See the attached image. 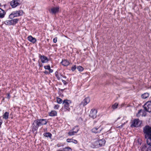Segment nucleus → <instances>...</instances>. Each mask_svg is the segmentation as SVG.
I'll use <instances>...</instances> for the list:
<instances>
[{
    "mask_svg": "<svg viewBox=\"0 0 151 151\" xmlns=\"http://www.w3.org/2000/svg\"><path fill=\"white\" fill-rule=\"evenodd\" d=\"M71 103L70 101L68 100H65L63 102V104H64V107L66 110L69 111L70 108L69 107V104Z\"/></svg>",
    "mask_w": 151,
    "mask_h": 151,
    "instance_id": "nucleus-4",
    "label": "nucleus"
},
{
    "mask_svg": "<svg viewBox=\"0 0 151 151\" xmlns=\"http://www.w3.org/2000/svg\"><path fill=\"white\" fill-rule=\"evenodd\" d=\"M77 68V67H76V65H74L72 67L71 70L73 71L76 69V68Z\"/></svg>",
    "mask_w": 151,
    "mask_h": 151,
    "instance_id": "nucleus-32",
    "label": "nucleus"
},
{
    "mask_svg": "<svg viewBox=\"0 0 151 151\" xmlns=\"http://www.w3.org/2000/svg\"><path fill=\"white\" fill-rule=\"evenodd\" d=\"M44 68L45 69L49 70L50 73H52L53 72V70L51 69L50 66L49 65L44 66Z\"/></svg>",
    "mask_w": 151,
    "mask_h": 151,
    "instance_id": "nucleus-19",
    "label": "nucleus"
},
{
    "mask_svg": "<svg viewBox=\"0 0 151 151\" xmlns=\"http://www.w3.org/2000/svg\"><path fill=\"white\" fill-rule=\"evenodd\" d=\"M6 14V13L5 11L0 8V18H4Z\"/></svg>",
    "mask_w": 151,
    "mask_h": 151,
    "instance_id": "nucleus-18",
    "label": "nucleus"
},
{
    "mask_svg": "<svg viewBox=\"0 0 151 151\" xmlns=\"http://www.w3.org/2000/svg\"><path fill=\"white\" fill-rule=\"evenodd\" d=\"M77 68L79 71L80 72L83 71V68L82 67L80 66H78Z\"/></svg>",
    "mask_w": 151,
    "mask_h": 151,
    "instance_id": "nucleus-29",
    "label": "nucleus"
},
{
    "mask_svg": "<svg viewBox=\"0 0 151 151\" xmlns=\"http://www.w3.org/2000/svg\"><path fill=\"white\" fill-rule=\"evenodd\" d=\"M23 12L22 10L16 11L13 12L12 13L9 15V17L10 18H13L14 17H17L21 16L22 15Z\"/></svg>",
    "mask_w": 151,
    "mask_h": 151,
    "instance_id": "nucleus-2",
    "label": "nucleus"
},
{
    "mask_svg": "<svg viewBox=\"0 0 151 151\" xmlns=\"http://www.w3.org/2000/svg\"><path fill=\"white\" fill-rule=\"evenodd\" d=\"M39 126H38V124L37 123H35V121H34L32 124V131L33 132L36 131L38 129Z\"/></svg>",
    "mask_w": 151,
    "mask_h": 151,
    "instance_id": "nucleus-15",
    "label": "nucleus"
},
{
    "mask_svg": "<svg viewBox=\"0 0 151 151\" xmlns=\"http://www.w3.org/2000/svg\"><path fill=\"white\" fill-rule=\"evenodd\" d=\"M106 141L104 139H102L98 140H96L94 141V145L96 147H98L104 145Z\"/></svg>",
    "mask_w": 151,
    "mask_h": 151,
    "instance_id": "nucleus-3",
    "label": "nucleus"
},
{
    "mask_svg": "<svg viewBox=\"0 0 151 151\" xmlns=\"http://www.w3.org/2000/svg\"><path fill=\"white\" fill-rule=\"evenodd\" d=\"M27 39L28 41L33 43H35L37 41V40L35 38L33 37L31 35L29 36L28 37Z\"/></svg>",
    "mask_w": 151,
    "mask_h": 151,
    "instance_id": "nucleus-16",
    "label": "nucleus"
},
{
    "mask_svg": "<svg viewBox=\"0 0 151 151\" xmlns=\"http://www.w3.org/2000/svg\"><path fill=\"white\" fill-rule=\"evenodd\" d=\"M90 101V99L89 98L87 97L84 99L82 102V104L84 106L88 104Z\"/></svg>",
    "mask_w": 151,
    "mask_h": 151,
    "instance_id": "nucleus-14",
    "label": "nucleus"
},
{
    "mask_svg": "<svg viewBox=\"0 0 151 151\" xmlns=\"http://www.w3.org/2000/svg\"><path fill=\"white\" fill-rule=\"evenodd\" d=\"M62 82L63 83L65 84L66 85V81L64 80H62Z\"/></svg>",
    "mask_w": 151,
    "mask_h": 151,
    "instance_id": "nucleus-37",
    "label": "nucleus"
},
{
    "mask_svg": "<svg viewBox=\"0 0 151 151\" xmlns=\"http://www.w3.org/2000/svg\"><path fill=\"white\" fill-rule=\"evenodd\" d=\"M63 151H72V149L69 147H65L63 149Z\"/></svg>",
    "mask_w": 151,
    "mask_h": 151,
    "instance_id": "nucleus-26",
    "label": "nucleus"
},
{
    "mask_svg": "<svg viewBox=\"0 0 151 151\" xmlns=\"http://www.w3.org/2000/svg\"><path fill=\"white\" fill-rule=\"evenodd\" d=\"M141 124V122L138 119H134L132 122L131 127H138Z\"/></svg>",
    "mask_w": 151,
    "mask_h": 151,
    "instance_id": "nucleus-7",
    "label": "nucleus"
},
{
    "mask_svg": "<svg viewBox=\"0 0 151 151\" xmlns=\"http://www.w3.org/2000/svg\"><path fill=\"white\" fill-rule=\"evenodd\" d=\"M97 113V111L96 109H92L91 110L89 116H90L94 119L96 118V113Z\"/></svg>",
    "mask_w": 151,
    "mask_h": 151,
    "instance_id": "nucleus-9",
    "label": "nucleus"
},
{
    "mask_svg": "<svg viewBox=\"0 0 151 151\" xmlns=\"http://www.w3.org/2000/svg\"><path fill=\"white\" fill-rule=\"evenodd\" d=\"M1 6V4H0V6Z\"/></svg>",
    "mask_w": 151,
    "mask_h": 151,
    "instance_id": "nucleus-42",
    "label": "nucleus"
},
{
    "mask_svg": "<svg viewBox=\"0 0 151 151\" xmlns=\"http://www.w3.org/2000/svg\"><path fill=\"white\" fill-rule=\"evenodd\" d=\"M55 75L56 77L57 78V79L58 80H59L60 79V77L59 75L58 74V72L57 71H56L55 73Z\"/></svg>",
    "mask_w": 151,
    "mask_h": 151,
    "instance_id": "nucleus-31",
    "label": "nucleus"
},
{
    "mask_svg": "<svg viewBox=\"0 0 151 151\" xmlns=\"http://www.w3.org/2000/svg\"><path fill=\"white\" fill-rule=\"evenodd\" d=\"M57 112L55 111H52L49 114L50 116H54L57 115Z\"/></svg>",
    "mask_w": 151,
    "mask_h": 151,
    "instance_id": "nucleus-25",
    "label": "nucleus"
},
{
    "mask_svg": "<svg viewBox=\"0 0 151 151\" xmlns=\"http://www.w3.org/2000/svg\"><path fill=\"white\" fill-rule=\"evenodd\" d=\"M149 94L147 93H145L143 94H142L141 96L142 98L143 99H145L146 98H147L149 97Z\"/></svg>",
    "mask_w": 151,
    "mask_h": 151,
    "instance_id": "nucleus-23",
    "label": "nucleus"
},
{
    "mask_svg": "<svg viewBox=\"0 0 151 151\" xmlns=\"http://www.w3.org/2000/svg\"><path fill=\"white\" fill-rule=\"evenodd\" d=\"M59 9L58 7H53L51 8L50 12L52 14H55L58 12Z\"/></svg>",
    "mask_w": 151,
    "mask_h": 151,
    "instance_id": "nucleus-11",
    "label": "nucleus"
},
{
    "mask_svg": "<svg viewBox=\"0 0 151 151\" xmlns=\"http://www.w3.org/2000/svg\"><path fill=\"white\" fill-rule=\"evenodd\" d=\"M57 41V38L55 37L53 39V42L54 43H55Z\"/></svg>",
    "mask_w": 151,
    "mask_h": 151,
    "instance_id": "nucleus-36",
    "label": "nucleus"
},
{
    "mask_svg": "<svg viewBox=\"0 0 151 151\" xmlns=\"http://www.w3.org/2000/svg\"><path fill=\"white\" fill-rule=\"evenodd\" d=\"M142 109H140V110H139L137 114V117H139L140 115V114L141 112H142Z\"/></svg>",
    "mask_w": 151,
    "mask_h": 151,
    "instance_id": "nucleus-34",
    "label": "nucleus"
},
{
    "mask_svg": "<svg viewBox=\"0 0 151 151\" xmlns=\"http://www.w3.org/2000/svg\"><path fill=\"white\" fill-rule=\"evenodd\" d=\"M76 129H75V130L74 131H76Z\"/></svg>",
    "mask_w": 151,
    "mask_h": 151,
    "instance_id": "nucleus-41",
    "label": "nucleus"
},
{
    "mask_svg": "<svg viewBox=\"0 0 151 151\" xmlns=\"http://www.w3.org/2000/svg\"><path fill=\"white\" fill-rule=\"evenodd\" d=\"M10 4L12 8H15L19 5V1L17 0H13L11 2Z\"/></svg>",
    "mask_w": 151,
    "mask_h": 151,
    "instance_id": "nucleus-10",
    "label": "nucleus"
},
{
    "mask_svg": "<svg viewBox=\"0 0 151 151\" xmlns=\"http://www.w3.org/2000/svg\"><path fill=\"white\" fill-rule=\"evenodd\" d=\"M47 122V120L45 119H37L35 121V123H37L39 127L41 125L46 124Z\"/></svg>",
    "mask_w": 151,
    "mask_h": 151,
    "instance_id": "nucleus-6",
    "label": "nucleus"
},
{
    "mask_svg": "<svg viewBox=\"0 0 151 151\" xmlns=\"http://www.w3.org/2000/svg\"><path fill=\"white\" fill-rule=\"evenodd\" d=\"M66 141L68 142H72L75 144H77L78 142L75 139H67Z\"/></svg>",
    "mask_w": 151,
    "mask_h": 151,
    "instance_id": "nucleus-20",
    "label": "nucleus"
},
{
    "mask_svg": "<svg viewBox=\"0 0 151 151\" xmlns=\"http://www.w3.org/2000/svg\"><path fill=\"white\" fill-rule=\"evenodd\" d=\"M12 20L13 25H14L17 22L18 19H12Z\"/></svg>",
    "mask_w": 151,
    "mask_h": 151,
    "instance_id": "nucleus-28",
    "label": "nucleus"
},
{
    "mask_svg": "<svg viewBox=\"0 0 151 151\" xmlns=\"http://www.w3.org/2000/svg\"><path fill=\"white\" fill-rule=\"evenodd\" d=\"M65 77V78H66V77L65 76V77Z\"/></svg>",
    "mask_w": 151,
    "mask_h": 151,
    "instance_id": "nucleus-43",
    "label": "nucleus"
},
{
    "mask_svg": "<svg viewBox=\"0 0 151 151\" xmlns=\"http://www.w3.org/2000/svg\"><path fill=\"white\" fill-rule=\"evenodd\" d=\"M44 72L45 74H48L49 73H49V72H48V71H46V70Z\"/></svg>",
    "mask_w": 151,
    "mask_h": 151,
    "instance_id": "nucleus-38",
    "label": "nucleus"
},
{
    "mask_svg": "<svg viewBox=\"0 0 151 151\" xmlns=\"http://www.w3.org/2000/svg\"><path fill=\"white\" fill-rule=\"evenodd\" d=\"M118 104L117 103H115L112 106V108L113 109H115L117 108Z\"/></svg>",
    "mask_w": 151,
    "mask_h": 151,
    "instance_id": "nucleus-27",
    "label": "nucleus"
},
{
    "mask_svg": "<svg viewBox=\"0 0 151 151\" xmlns=\"http://www.w3.org/2000/svg\"><path fill=\"white\" fill-rule=\"evenodd\" d=\"M57 102L58 104H61L62 102V100L58 98H57Z\"/></svg>",
    "mask_w": 151,
    "mask_h": 151,
    "instance_id": "nucleus-30",
    "label": "nucleus"
},
{
    "mask_svg": "<svg viewBox=\"0 0 151 151\" xmlns=\"http://www.w3.org/2000/svg\"><path fill=\"white\" fill-rule=\"evenodd\" d=\"M40 58L41 62L43 63H47L48 62L49 60L48 58L44 55H40Z\"/></svg>",
    "mask_w": 151,
    "mask_h": 151,
    "instance_id": "nucleus-12",
    "label": "nucleus"
},
{
    "mask_svg": "<svg viewBox=\"0 0 151 151\" xmlns=\"http://www.w3.org/2000/svg\"><path fill=\"white\" fill-rule=\"evenodd\" d=\"M7 97L8 99H9L10 98V95H9V94H8L7 95Z\"/></svg>",
    "mask_w": 151,
    "mask_h": 151,
    "instance_id": "nucleus-39",
    "label": "nucleus"
},
{
    "mask_svg": "<svg viewBox=\"0 0 151 151\" xmlns=\"http://www.w3.org/2000/svg\"><path fill=\"white\" fill-rule=\"evenodd\" d=\"M79 131V129L77 126H75L72 130L69 131L68 134L69 136H72L77 133Z\"/></svg>",
    "mask_w": 151,
    "mask_h": 151,
    "instance_id": "nucleus-8",
    "label": "nucleus"
},
{
    "mask_svg": "<svg viewBox=\"0 0 151 151\" xmlns=\"http://www.w3.org/2000/svg\"><path fill=\"white\" fill-rule=\"evenodd\" d=\"M144 108L145 110L149 112H151V101L147 102L144 105Z\"/></svg>",
    "mask_w": 151,
    "mask_h": 151,
    "instance_id": "nucleus-5",
    "label": "nucleus"
},
{
    "mask_svg": "<svg viewBox=\"0 0 151 151\" xmlns=\"http://www.w3.org/2000/svg\"><path fill=\"white\" fill-rule=\"evenodd\" d=\"M143 130L147 144L149 145L147 151H151V127L146 126L143 128Z\"/></svg>",
    "mask_w": 151,
    "mask_h": 151,
    "instance_id": "nucleus-1",
    "label": "nucleus"
},
{
    "mask_svg": "<svg viewBox=\"0 0 151 151\" xmlns=\"http://www.w3.org/2000/svg\"><path fill=\"white\" fill-rule=\"evenodd\" d=\"M59 107V105H58V104L55 105L54 107V109H58Z\"/></svg>",
    "mask_w": 151,
    "mask_h": 151,
    "instance_id": "nucleus-35",
    "label": "nucleus"
},
{
    "mask_svg": "<svg viewBox=\"0 0 151 151\" xmlns=\"http://www.w3.org/2000/svg\"><path fill=\"white\" fill-rule=\"evenodd\" d=\"M42 66V65H40V67H41Z\"/></svg>",
    "mask_w": 151,
    "mask_h": 151,
    "instance_id": "nucleus-40",
    "label": "nucleus"
},
{
    "mask_svg": "<svg viewBox=\"0 0 151 151\" xmlns=\"http://www.w3.org/2000/svg\"><path fill=\"white\" fill-rule=\"evenodd\" d=\"M4 23L5 24L7 25H13L12 20H6L5 21Z\"/></svg>",
    "mask_w": 151,
    "mask_h": 151,
    "instance_id": "nucleus-24",
    "label": "nucleus"
},
{
    "mask_svg": "<svg viewBox=\"0 0 151 151\" xmlns=\"http://www.w3.org/2000/svg\"><path fill=\"white\" fill-rule=\"evenodd\" d=\"M101 125L97 126V127L94 128L92 129L91 131L92 132L97 133L100 132L101 131V129L100 128Z\"/></svg>",
    "mask_w": 151,
    "mask_h": 151,
    "instance_id": "nucleus-13",
    "label": "nucleus"
},
{
    "mask_svg": "<svg viewBox=\"0 0 151 151\" xmlns=\"http://www.w3.org/2000/svg\"><path fill=\"white\" fill-rule=\"evenodd\" d=\"M147 147L146 145H144L142 147V151H145V150H146Z\"/></svg>",
    "mask_w": 151,
    "mask_h": 151,
    "instance_id": "nucleus-33",
    "label": "nucleus"
},
{
    "mask_svg": "<svg viewBox=\"0 0 151 151\" xmlns=\"http://www.w3.org/2000/svg\"><path fill=\"white\" fill-rule=\"evenodd\" d=\"M43 135L46 137H49L50 138H51L52 134L50 132H46L43 134Z\"/></svg>",
    "mask_w": 151,
    "mask_h": 151,
    "instance_id": "nucleus-22",
    "label": "nucleus"
},
{
    "mask_svg": "<svg viewBox=\"0 0 151 151\" xmlns=\"http://www.w3.org/2000/svg\"><path fill=\"white\" fill-rule=\"evenodd\" d=\"M61 63L64 66H67L69 64V61L66 60H63Z\"/></svg>",
    "mask_w": 151,
    "mask_h": 151,
    "instance_id": "nucleus-17",
    "label": "nucleus"
},
{
    "mask_svg": "<svg viewBox=\"0 0 151 151\" xmlns=\"http://www.w3.org/2000/svg\"><path fill=\"white\" fill-rule=\"evenodd\" d=\"M9 113L8 112H6L5 113L3 116V118L5 119H7L9 118Z\"/></svg>",
    "mask_w": 151,
    "mask_h": 151,
    "instance_id": "nucleus-21",
    "label": "nucleus"
}]
</instances>
